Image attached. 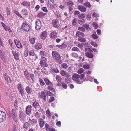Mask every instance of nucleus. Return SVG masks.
Segmentation results:
<instances>
[{"instance_id": "12", "label": "nucleus", "mask_w": 131, "mask_h": 131, "mask_svg": "<svg viewBox=\"0 0 131 131\" xmlns=\"http://www.w3.org/2000/svg\"><path fill=\"white\" fill-rule=\"evenodd\" d=\"M14 41L18 48L21 49L22 48V46L19 41L16 39H14Z\"/></svg>"}, {"instance_id": "16", "label": "nucleus", "mask_w": 131, "mask_h": 131, "mask_svg": "<svg viewBox=\"0 0 131 131\" xmlns=\"http://www.w3.org/2000/svg\"><path fill=\"white\" fill-rule=\"evenodd\" d=\"M78 8L79 10L83 12H85L86 10L85 7L81 5L78 6Z\"/></svg>"}, {"instance_id": "17", "label": "nucleus", "mask_w": 131, "mask_h": 131, "mask_svg": "<svg viewBox=\"0 0 131 131\" xmlns=\"http://www.w3.org/2000/svg\"><path fill=\"white\" fill-rule=\"evenodd\" d=\"M76 36L77 37H84V34L80 31H77L76 33Z\"/></svg>"}, {"instance_id": "22", "label": "nucleus", "mask_w": 131, "mask_h": 131, "mask_svg": "<svg viewBox=\"0 0 131 131\" xmlns=\"http://www.w3.org/2000/svg\"><path fill=\"white\" fill-rule=\"evenodd\" d=\"M40 64V65L43 67H47L48 66V64L46 63V62L42 61H41Z\"/></svg>"}, {"instance_id": "33", "label": "nucleus", "mask_w": 131, "mask_h": 131, "mask_svg": "<svg viewBox=\"0 0 131 131\" xmlns=\"http://www.w3.org/2000/svg\"><path fill=\"white\" fill-rule=\"evenodd\" d=\"M45 14V13H44L42 12H41L38 14L37 15V16L41 18L44 16Z\"/></svg>"}, {"instance_id": "8", "label": "nucleus", "mask_w": 131, "mask_h": 131, "mask_svg": "<svg viewBox=\"0 0 131 131\" xmlns=\"http://www.w3.org/2000/svg\"><path fill=\"white\" fill-rule=\"evenodd\" d=\"M79 78L80 75L79 74H75L72 76V79L73 80L75 81L77 83L81 84V83L80 81L78 79Z\"/></svg>"}, {"instance_id": "37", "label": "nucleus", "mask_w": 131, "mask_h": 131, "mask_svg": "<svg viewBox=\"0 0 131 131\" xmlns=\"http://www.w3.org/2000/svg\"><path fill=\"white\" fill-rule=\"evenodd\" d=\"M85 20L83 19H80L78 20V23L80 24H82L84 23Z\"/></svg>"}, {"instance_id": "34", "label": "nucleus", "mask_w": 131, "mask_h": 131, "mask_svg": "<svg viewBox=\"0 0 131 131\" xmlns=\"http://www.w3.org/2000/svg\"><path fill=\"white\" fill-rule=\"evenodd\" d=\"M21 12L22 14L25 15H28V11L26 9H23L22 10Z\"/></svg>"}, {"instance_id": "29", "label": "nucleus", "mask_w": 131, "mask_h": 131, "mask_svg": "<svg viewBox=\"0 0 131 131\" xmlns=\"http://www.w3.org/2000/svg\"><path fill=\"white\" fill-rule=\"evenodd\" d=\"M30 124L27 122L25 123L23 125V128L26 129H28L30 126Z\"/></svg>"}, {"instance_id": "7", "label": "nucleus", "mask_w": 131, "mask_h": 131, "mask_svg": "<svg viewBox=\"0 0 131 131\" xmlns=\"http://www.w3.org/2000/svg\"><path fill=\"white\" fill-rule=\"evenodd\" d=\"M38 97L39 99H43L45 101H46L47 100L45 93L44 91H42L38 93Z\"/></svg>"}, {"instance_id": "13", "label": "nucleus", "mask_w": 131, "mask_h": 131, "mask_svg": "<svg viewBox=\"0 0 131 131\" xmlns=\"http://www.w3.org/2000/svg\"><path fill=\"white\" fill-rule=\"evenodd\" d=\"M50 36L51 38L52 39H54L57 37V34L55 31H52L50 34Z\"/></svg>"}, {"instance_id": "43", "label": "nucleus", "mask_w": 131, "mask_h": 131, "mask_svg": "<svg viewBox=\"0 0 131 131\" xmlns=\"http://www.w3.org/2000/svg\"><path fill=\"white\" fill-rule=\"evenodd\" d=\"M24 116V113H23L21 112L19 115V117L20 120L21 121H22L23 120Z\"/></svg>"}, {"instance_id": "47", "label": "nucleus", "mask_w": 131, "mask_h": 131, "mask_svg": "<svg viewBox=\"0 0 131 131\" xmlns=\"http://www.w3.org/2000/svg\"><path fill=\"white\" fill-rule=\"evenodd\" d=\"M40 113L37 112L35 114V116L36 118L38 119L40 117Z\"/></svg>"}, {"instance_id": "59", "label": "nucleus", "mask_w": 131, "mask_h": 131, "mask_svg": "<svg viewBox=\"0 0 131 131\" xmlns=\"http://www.w3.org/2000/svg\"><path fill=\"white\" fill-rule=\"evenodd\" d=\"M92 37L94 39H97L98 38L97 35L94 34L92 35Z\"/></svg>"}, {"instance_id": "19", "label": "nucleus", "mask_w": 131, "mask_h": 131, "mask_svg": "<svg viewBox=\"0 0 131 131\" xmlns=\"http://www.w3.org/2000/svg\"><path fill=\"white\" fill-rule=\"evenodd\" d=\"M47 33L46 31L43 32L41 35V37L42 39H45L47 37Z\"/></svg>"}, {"instance_id": "56", "label": "nucleus", "mask_w": 131, "mask_h": 131, "mask_svg": "<svg viewBox=\"0 0 131 131\" xmlns=\"http://www.w3.org/2000/svg\"><path fill=\"white\" fill-rule=\"evenodd\" d=\"M47 96H51L53 94L52 93L49 91H48L46 92Z\"/></svg>"}, {"instance_id": "44", "label": "nucleus", "mask_w": 131, "mask_h": 131, "mask_svg": "<svg viewBox=\"0 0 131 131\" xmlns=\"http://www.w3.org/2000/svg\"><path fill=\"white\" fill-rule=\"evenodd\" d=\"M19 53H16L15 55L14 56V58L16 60H18L19 59Z\"/></svg>"}, {"instance_id": "58", "label": "nucleus", "mask_w": 131, "mask_h": 131, "mask_svg": "<svg viewBox=\"0 0 131 131\" xmlns=\"http://www.w3.org/2000/svg\"><path fill=\"white\" fill-rule=\"evenodd\" d=\"M92 16L94 17H95L96 18L97 17H98L99 15L97 13L95 12H94L93 13V14L92 15Z\"/></svg>"}, {"instance_id": "53", "label": "nucleus", "mask_w": 131, "mask_h": 131, "mask_svg": "<svg viewBox=\"0 0 131 131\" xmlns=\"http://www.w3.org/2000/svg\"><path fill=\"white\" fill-rule=\"evenodd\" d=\"M84 5L87 7H88L89 8H90L91 7L90 3L88 2H86L84 3Z\"/></svg>"}, {"instance_id": "5", "label": "nucleus", "mask_w": 131, "mask_h": 131, "mask_svg": "<svg viewBox=\"0 0 131 131\" xmlns=\"http://www.w3.org/2000/svg\"><path fill=\"white\" fill-rule=\"evenodd\" d=\"M17 87L21 95L23 96L24 95V88L21 84L19 83L17 85Z\"/></svg>"}, {"instance_id": "3", "label": "nucleus", "mask_w": 131, "mask_h": 131, "mask_svg": "<svg viewBox=\"0 0 131 131\" xmlns=\"http://www.w3.org/2000/svg\"><path fill=\"white\" fill-rule=\"evenodd\" d=\"M44 81L46 85H48L47 89L49 90L52 91H54V89L53 88V83L48 79L46 78H44Z\"/></svg>"}, {"instance_id": "62", "label": "nucleus", "mask_w": 131, "mask_h": 131, "mask_svg": "<svg viewBox=\"0 0 131 131\" xmlns=\"http://www.w3.org/2000/svg\"><path fill=\"white\" fill-rule=\"evenodd\" d=\"M62 67L66 69L68 67V65L66 63H63L61 65Z\"/></svg>"}, {"instance_id": "21", "label": "nucleus", "mask_w": 131, "mask_h": 131, "mask_svg": "<svg viewBox=\"0 0 131 131\" xmlns=\"http://www.w3.org/2000/svg\"><path fill=\"white\" fill-rule=\"evenodd\" d=\"M34 48L37 49H39L42 47V45L40 43H38L34 46Z\"/></svg>"}, {"instance_id": "40", "label": "nucleus", "mask_w": 131, "mask_h": 131, "mask_svg": "<svg viewBox=\"0 0 131 131\" xmlns=\"http://www.w3.org/2000/svg\"><path fill=\"white\" fill-rule=\"evenodd\" d=\"M71 22L73 25L74 26L77 23V20L76 18H74L72 20Z\"/></svg>"}, {"instance_id": "57", "label": "nucleus", "mask_w": 131, "mask_h": 131, "mask_svg": "<svg viewBox=\"0 0 131 131\" xmlns=\"http://www.w3.org/2000/svg\"><path fill=\"white\" fill-rule=\"evenodd\" d=\"M90 43L91 45L93 46H94L95 47H97L98 46V45L97 44H96L94 42L91 41Z\"/></svg>"}, {"instance_id": "28", "label": "nucleus", "mask_w": 131, "mask_h": 131, "mask_svg": "<svg viewBox=\"0 0 131 131\" xmlns=\"http://www.w3.org/2000/svg\"><path fill=\"white\" fill-rule=\"evenodd\" d=\"M4 77L6 81L9 82V80H10V79L9 77L8 76L6 73H5L4 75Z\"/></svg>"}, {"instance_id": "35", "label": "nucleus", "mask_w": 131, "mask_h": 131, "mask_svg": "<svg viewBox=\"0 0 131 131\" xmlns=\"http://www.w3.org/2000/svg\"><path fill=\"white\" fill-rule=\"evenodd\" d=\"M24 6H28L30 5V3L29 2H24L22 3Z\"/></svg>"}, {"instance_id": "51", "label": "nucleus", "mask_w": 131, "mask_h": 131, "mask_svg": "<svg viewBox=\"0 0 131 131\" xmlns=\"http://www.w3.org/2000/svg\"><path fill=\"white\" fill-rule=\"evenodd\" d=\"M82 26L84 28L86 29H88L89 28V25H88L85 24H83Z\"/></svg>"}, {"instance_id": "30", "label": "nucleus", "mask_w": 131, "mask_h": 131, "mask_svg": "<svg viewBox=\"0 0 131 131\" xmlns=\"http://www.w3.org/2000/svg\"><path fill=\"white\" fill-rule=\"evenodd\" d=\"M56 79L58 83H60L62 79L61 77L58 75H56Z\"/></svg>"}, {"instance_id": "31", "label": "nucleus", "mask_w": 131, "mask_h": 131, "mask_svg": "<svg viewBox=\"0 0 131 131\" xmlns=\"http://www.w3.org/2000/svg\"><path fill=\"white\" fill-rule=\"evenodd\" d=\"M86 56L88 58H92L93 57V54L90 52H87L85 53Z\"/></svg>"}, {"instance_id": "10", "label": "nucleus", "mask_w": 131, "mask_h": 131, "mask_svg": "<svg viewBox=\"0 0 131 131\" xmlns=\"http://www.w3.org/2000/svg\"><path fill=\"white\" fill-rule=\"evenodd\" d=\"M32 111V107L31 105H28L27 106L26 110V113L27 114L30 115L31 114Z\"/></svg>"}, {"instance_id": "32", "label": "nucleus", "mask_w": 131, "mask_h": 131, "mask_svg": "<svg viewBox=\"0 0 131 131\" xmlns=\"http://www.w3.org/2000/svg\"><path fill=\"white\" fill-rule=\"evenodd\" d=\"M86 16V14L85 13H82L79 14L78 17L79 18L81 19H83Z\"/></svg>"}, {"instance_id": "25", "label": "nucleus", "mask_w": 131, "mask_h": 131, "mask_svg": "<svg viewBox=\"0 0 131 131\" xmlns=\"http://www.w3.org/2000/svg\"><path fill=\"white\" fill-rule=\"evenodd\" d=\"M35 38L33 37H30L29 38V40L30 42L32 44H34L35 42Z\"/></svg>"}, {"instance_id": "24", "label": "nucleus", "mask_w": 131, "mask_h": 131, "mask_svg": "<svg viewBox=\"0 0 131 131\" xmlns=\"http://www.w3.org/2000/svg\"><path fill=\"white\" fill-rule=\"evenodd\" d=\"M32 105L34 108L36 109L38 108L39 107V104L36 101L34 102Z\"/></svg>"}, {"instance_id": "55", "label": "nucleus", "mask_w": 131, "mask_h": 131, "mask_svg": "<svg viewBox=\"0 0 131 131\" xmlns=\"http://www.w3.org/2000/svg\"><path fill=\"white\" fill-rule=\"evenodd\" d=\"M78 30L80 31H82L84 32L85 30V29L82 26V27H79L78 28Z\"/></svg>"}, {"instance_id": "36", "label": "nucleus", "mask_w": 131, "mask_h": 131, "mask_svg": "<svg viewBox=\"0 0 131 131\" xmlns=\"http://www.w3.org/2000/svg\"><path fill=\"white\" fill-rule=\"evenodd\" d=\"M67 5L69 7H70L74 5V3L72 1H69L67 3Z\"/></svg>"}, {"instance_id": "54", "label": "nucleus", "mask_w": 131, "mask_h": 131, "mask_svg": "<svg viewBox=\"0 0 131 131\" xmlns=\"http://www.w3.org/2000/svg\"><path fill=\"white\" fill-rule=\"evenodd\" d=\"M92 25L95 29H97L98 28V26L97 25V23L95 22H93L92 24Z\"/></svg>"}, {"instance_id": "9", "label": "nucleus", "mask_w": 131, "mask_h": 131, "mask_svg": "<svg viewBox=\"0 0 131 131\" xmlns=\"http://www.w3.org/2000/svg\"><path fill=\"white\" fill-rule=\"evenodd\" d=\"M6 117L5 113L2 111H0V123L4 121Z\"/></svg>"}, {"instance_id": "14", "label": "nucleus", "mask_w": 131, "mask_h": 131, "mask_svg": "<svg viewBox=\"0 0 131 131\" xmlns=\"http://www.w3.org/2000/svg\"><path fill=\"white\" fill-rule=\"evenodd\" d=\"M52 23L53 26L55 27H58L59 26V23L57 19L53 20Z\"/></svg>"}, {"instance_id": "48", "label": "nucleus", "mask_w": 131, "mask_h": 131, "mask_svg": "<svg viewBox=\"0 0 131 131\" xmlns=\"http://www.w3.org/2000/svg\"><path fill=\"white\" fill-rule=\"evenodd\" d=\"M39 81L40 84L42 86H43L45 85V83L43 80L41 78L39 79Z\"/></svg>"}, {"instance_id": "23", "label": "nucleus", "mask_w": 131, "mask_h": 131, "mask_svg": "<svg viewBox=\"0 0 131 131\" xmlns=\"http://www.w3.org/2000/svg\"><path fill=\"white\" fill-rule=\"evenodd\" d=\"M24 75L26 78L28 79H29L30 77L29 73L27 70H25L24 72Z\"/></svg>"}, {"instance_id": "18", "label": "nucleus", "mask_w": 131, "mask_h": 131, "mask_svg": "<svg viewBox=\"0 0 131 131\" xmlns=\"http://www.w3.org/2000/svg\"><path fill=\"white\" fill-rule=\"evenodd\" d=\"M39 124L41 128H42L44 125L45 122L41 118H40L39 120Z\"/></svg>"}, {"instance_id": "1", "label": "nucleus", "mask_w": 131, "mask_h": 131, "mask_svg": "<svg viewBox=\"0 0 131 131\" xmlns=\"http://www.w3.org/2000/svg\"><path fill=\"white\" fill-rule=\"evenodd\" d=\"M52 55L53 58L55 59V60L58 63L61 64L62 63V61L61 59V57L59 54L56 51H53Z\"/></svg>"}, {"instance_id": "45", "label": "nucleus", "mask_w": 131, "mask_h": 131, "mask_svg": "<svg viewBox=\"0 0 131 131\" xmlns=\"http://www.w3.org/2000/svg\"><path fill=\"white\" fill-rule=\"evenodd\" d=\"M51 71L52 72L56 73H58L59 72V70L56 68H54L53 69H52Z\"/></svg>"}, {"instance_id": "41", "label": "nucleus", "mask_w": 131, "mask_h": 131, "mask_svg": "<svg viewBox=\"0 0 131 131\" xmlns=\"http://www.w3.org/2000/svg\"><path fill=\"white\" fill-rule=\"evenodd\" d=\"M67 45L65 43H63L62 45H60V48L63 49L66 47Z\"/></svg>"}, {"instance_id": "6", "label": "nucleus", "mask_w": 131, "mask_h": 131, "mask_svg": "<svg viewBox=\"0 0 131 131\" xmlns=\"http://www.w3.org/2000/svg\"><path fill=\"white\" fill-rule=\"evenodd\" d=\"M35 29L37 30H39L41 28L42 26L41 22L39 19H36V22Z\"/></svg>"}, {"instance_id": "61", "label": "nucleus", "mask_w": 131, "mask_h": 131, "mask_svg": "<svg viewBox=\"0 0 131 131\" xmlns=\"http://www.w3.org/2000/svg\"><path fill=\"white\" fill-rule=\"evenodd\" d=\"M77 47L81 50L83 49V45L80 43L78 45Z\"/></svg>"}, {"instance_id": "49", "label": "nucleus", "mask_w": 131, "mask_h": 131, "mask_svg": "<svg viewBox=\"0 0 131 131\" xmlns=\"http://www.w3.org/2000/svg\"><path fill=\"white\" fill-rule=\"evenodd\" d=\"M45 127L47 131H49V129H51L50 128V126L47 123L45 125Z\"/></svg>"}, {"instance_id": "2", "label": "nucleus", "mask_w": 131, "mask_h": 131, "mask_svg": "<svg viewBox=\"0 0 131 131\" xmlns=\"http://www.w3.org/2000/svg\"><path fill=\"white\" fill-rule=\"evenodd\" d=\"M9 116L10 117L12 118L15 122L17 121V115L16 111L15 109H12L11 112H10Z\"/></svg>"}, {"instance_id": "15", "label": "nucleus", "mask_w": 131, "mask_h": 131, "mask_svg": "<svg viewBox=\"0 0 131 131\" xmlns=\"http://www.w3.org/2000/svg\"><path fill=\"white\" fill-rule=\"evenodd\" d=\"M60 73L62 76H66V77H68L69 76V73L63 70H61L60 71Z\"/></svg>"}, {"instance_id": "39", "label": "nucleus", "mask_w": 131, "mask_h": 131, "mask_svg": "<svg viewBox=\"0 0 131 131\" xmlns=\"http://www.w3.org/2000/svg\"><path fill=\"white\" fill-rule=\"evenodd\" d=\"M4 29L6 31H8L10 32H12V31L10 29V28L8 26H6Z\"/></svg>"}, {"instance_id": "4", "label": "nucleus", "mask_w": 131, "mask_h": 131, "mask_svg": "<svg viewBox=\"0 0 131 131\" xmlns=\"http://www.w3.org/2000/svg\"><path fill=\"white\" fill-rule=\"evenodd\" d=\"M21 28L23 30L28 32L31 29V26L27 23L24 21L22 24Z\"/></svg>"}, {"instance_id": "60", "label": "nucleus", "mask_w": 131, "mask_h": 131, "mask_svg": "<svg viewBox=\"0 0 131 131\" xmlns=\"http://www.w3.org/2000/svg\"><path fill=\"white\" fill-rule=\"evenodd\" d=\"M55 100V99L54 97H51L50 98L49 102V103H51V102H53Z\"/></svg>"}, {"instance_id": "52", "label": "nucleus", "mask_w": 131, "mask_h": 131, "mask_svg": "<svg viewBox=\"0 0 131 131\" xmlns=\"http://www.w3.org/2000/svg\"><path fill=\"white\" fill-rule=\"evenodd\" d=\"M85 51L86 52H92V51L90 48H86L85 49Z\"/></svg>"}, {"instance_id": "50", "label": "nucleus", "mask_w": 131, "mask_h": 131, "mask_svg": "<svg viewBox=\"0 0 131 131\" xmlns=\"http://www.w3.org/2000/svg\"><path fill=\"white\" fill-rule=\"evenodd\" d=\"M29 55L31 56H34L35 55V53L33 50H31L29 51Z\"/></svg>"}, {"instance_id": "64", "label": "nucleus", "mask_w": 131, "mask_h": 131, "mask_svg": "<svg viewBox=\"0 0 131 131\" xmlns=\"http://www.w3.org/2000/svg\"><path fill=\"white\" fill-rule=\"evenodd\" d=\"M46 113L47 115L49 116H50L51 113L50 112V111L49 109H48L46 111Z\"/></svg>"}, {"instance_id": "20", "label": "nucleus", "mask_w": 131, "mask_h": 131, "mask_svg": "<svg viewBox=\"0 0 131 131\" xmlns=\"http://www.w3.org/2000/svg\"><path fill=\"white\" fill-rule=\"evenodd\" d=\"M25 89L27 93L28 94H31L32 90V89L29 87V86H27L26 87Z\"/></svg>"}, {"instance_id": "27", "label": "nucleus", "mask_w": 131, "mask_h": 131, "mask_svg": "<svg viewBox=\"0 0 131 131\" xmlns=\"http://www.w3.org/2000/svg\"><path fill=\"white\" fill-rule=\"evenodd\" d=\"M78 40L80 42H86V38L83 37H80L78 38Z\"/></svg>"}, {"instance_id": "46", "label": "nucleus", "mask_w": 131, "mask_h": 131, "mask_svg": "<svg viewBox=\"0 0 131 131\" xmlns=\"http://www.w3.org/2000/svg\"><path fill=\"white\" fill-rule=\"evenodd\" d=\"M71 55L72 57L74 58H77L78 57V55L75 52L72 53Z\"/></svg>"}, {"instance_id": "42", "label": "nucleus", "mask_w": 131, "mask_h": 131, "mask_svg": "<svg viewBox=\"0 0 131 131\" xmlns=\"http://www.w3.org/2000/svg\"><path fill=\"white\" fill-rule=\"evenodd\" d=\"M72 50L73 51H76L77 52L80 51L79 49L76 47H73L72 49Z\"/></svg>"}, {"instance_id": "63", "label": "nucleus", "mask_w": 131, "mask_h": 131, "mask_svg": "<svg viewBox=\"0 0 131 131\" xmlns=\"http://www.w3.org/2000/svg\"><path fill=\"white\" fill-rule=\"evenodd\" d=\"M14 13L17 15L18 16L20 17H22V16H21V15L19 14V12L18 11H14Z\"/></svg>"}, {"instance_id": "11", "label": "nucleus", "mask_w": 131, "mask_h": 131, "mask_svg": "<svg viewBox=\"0 0 131 131\" xmlns=\"http://www.w3.org/2000/svg\"><path fill=\"white\" fill-rule=\"evenodd\" d=\"M54 0H48L47 5L49 8L53 9L54 7Z\"/></svg>"}, {"instance_id": "38", "label": "nucleus", "mask_w": 131, "mask_h": 131, "mask_svg": "<svg viewBox=\"0 0 131 131\" xmlns=\"http://www.w3.org/2000/svg\"><path fill=\"white\" fill-rule=\"evenodd\" d=\"M84 71V70L83 69L81 68L79 69L77 73L79 74H81Z\"/></svg>"}, {"instance_id": "26", "label": "nucleus", "mask_w": 131, "mask_h": 131, "mask_svg": "<svg viewBox=\"0 0 131 131\" xmlns=\"http://www.w3.org/2000/svg\"><path fill=\"white\" fill-rule=\"evenodd\" d=\"M30 123L32 126H35L37 124V121L36 119H33L31 120Z\"/></svg>"}]
</instances>
